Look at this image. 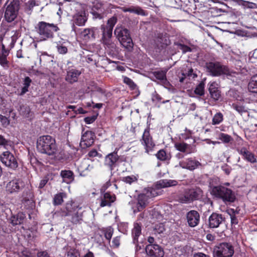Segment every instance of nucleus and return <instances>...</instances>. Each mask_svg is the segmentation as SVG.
I'll list each match as a JSON object with an SVG mask.
<instances>
[{"label":"nucleus","instance_id":"nucleus-20","mask_svg":"<svg viewBox=\"0 0 257 257\" xmlns=\"http://www.w3.org/2000/svg\"><path fill=\"white\" fill-rule=\"evenodd\" d=\"M87 21V17L85 12L83 11L78 12L73 16L72 22L73 25L78 26H83Z\"/></svg>","mask_w":257,"mask_h":257},{"label":"nucleus","instance_id":"nucleus-30","mask_svg":"<svg viewBox=\"0 0 257 257\" xmlns=\"http://www.w3.org/2000/svg\"><path fill=\"white\" fill-rule=\"evenodd\" d=\"M177 183V181L175 180L164 179L158 181L156 186L158 188H165L176 186Z\"/></svg>","mask_w":257,"mask_h":257},{"label":"nucleus","instance_id":"nucleus-6","mask_svg":"<svg viewBox=\"0 0 257 257\" xmlns=\"http://www.w3.org/2000/svg\"><path fill=\"white\" fill-rule=\"evenodd\" d=\"M234 252V247L230 243L222 242L214 247L213 256L232 257Z\"/></svg>","mask_w":257,"mask_h":257},{"label":"nucleus","instance_id":"nucleus-39","mask_svg":"<svg viewBox=\"0 0 257 257\" xmlns=\"http://www.w3.org/2000/svg\"><path fill=\"white\" fill-rule=\"evenodd\" d=\"M121 180L126 184L131 185L138 181V178L135 175L127 176L122 178Z\"/></svg>","mask_w":257,"mask_h":257},{"label":"nucleus","instance_id":"nucleus-18","mask_svg":"<svg viewBox=\"0 0 257 257\" xmlns=\"http://www.w3.org/2000/svg\"><path fill=\"white\" fill-rule=\"evenodd\" d=\"M187 223L189 226H196L200 221V215L196 210H191L186 215Z\"/></svg>","mask_w":257,"mask_h":257},{"label":"nucleus","instance_id":"nucleus-13","mask_svg":"<svg viewBox=\"0 0 257 257\" xmlns=\"http://www.w3.org/2000/svg\"><path fill=\"white\" fill-rule=\"evenodd\" d=\"M155 190L152 188H149L146 193H143L138 197V201L136 205L138 211H142L146 206L148 198L155 196Z\"/></svg>","mask_w":257,"mask_h":257},{"label":"nucleus","instance_id":"nucleus-58","mask_svg":"<svg viewBox=\"0 0 257 257\" xmlns=\"http://www.w3.org/2000/svg\"><path fill=\"white\" fill-rule=\"evenodd\" d=\"M31 82L32 80L29 77H26L24 81V86L29 87Z\"/></svg>","mask_w":257,"mask_h":257},{"label":"nucleus","instance_id":"nucleus-22","mask_svg":"<svg viewBox=\"0 0 257 257\" xmlns=\"http://www.w3.org/2000/svg\"><path fill=\"white\" fill-rule=\"evenodd\" d=\"M80 74L81 72L78 70L71 69L67 71L65 80L69 83L72 84L78 81V77Z\"/></svg>","mask_w":257,"mask_h":257},{"label":"nucleus","instance_id":"nucleus-4","mask_svg":"<svg viewBox=\"0 0 257 257\" xmlns=\"http://www.w3.org/2000/svg\"><path fill=\"white\" fill-rule=\"evenodd\" d=\"M36 29L40 41H46L54 38V33L59 30L56 25L44 21L39 22Z\"/></svg>","mask_w":257,"mask_h":257},{"label":"nucleus","instance_id":"nucleus-54","mask_svg":"<svg viewBox=\"0 0 257 257\" xmlns=\"http://www.w3.org/2000/svg\"><path fill=\"white\" fill-rule=\"evenodd\" d=\"M92 9H95L94 11H99V10H101V11H104V9L102 7V5L99 2H96L94 3Z\"/></svg>","mask_w":257,"mask_h":257},{"label":"nucleus","instance_id":"nucleus-25","mask_svg":"<svg viewBox=\"0 0 257 257\" xmlns=\"http://www.w3.org/2000/svg\"><path fill=\"white\" fill-rule=\"evenodd\" d=\"M237 151L239 154L243 156V159L251 163H254L256 162V159L254 154L248 151L246 148L243 147Z\"/></svg>","mask_w":257,"mask_h":257},{"label":"nucleus","instance_id":"nucleus-5","mask_svg":"<svg viewBox=\"0 0 257 257\" xmlns=\"http://www.w3.org/2000/svg\"><path fill=\"white\" fill-rule=\"evenodd\" d=\"M114 35L121 44L127 49H131L134 46L130 31L126 28L117 26L114 30Z\"/></svg>","mask_w":257,"mask_h":257},{"label":"nucleus","instance_id":"nucleus-15","mask_svg":"<svg viewBox=\"0 0 257 257\" xmlns=\"http://www.w3.org/2000/svg\"><path fill=\"white\" fill-rule=\"evenodd\" d=\"M95 135L90 131L85 132L82 135L80 146L83 149H85L91 146L94 141Z\"/></svg>","mask_w":257,"mask_h":257},{"label":"nucleus","instance_id":"nucleus-64","mask_svg":"<svg viewBox=\"0 0 257 257\" xmlns=\"http://www.w3.org/2000/svg\"><path fill=\"white\" fill-rule=\"evenodd\" d=\"M7 144L8 141L3 136L0 135V145L5 146Z\"/></svg>","mask_w":257,"mask_h":257},{"label":"nucleus","instance_id":"nucleus-7","mask_svg":"<svg viewBox=\"0 0 257 257\" xmlns=\"http://www.w3.org/2000/svg\"><path fill=\"white\" fill-rule=\"evenodd\" d=\"M76 28L74 25L73 30L77 34L79 35V38L84 42H88L94 40L98 35L99 30L96 27H91L79 30L80 32H77Z\"/></svg>","mask_w":257,"mask_h":257},{"label":"nucleus","instance_id":"nucleus-17","mask_svg":"<svg viewBox=\"0 0 257 257\" xmlns=\"http://www.w3.org/2000/svg\"><path fill=\"white\" fill-rule=\"evenodd\" d=\"M201 165V163L192 158H189L179 162V166L183 168L193 171Z\"/></svg>","mask_w":257,"mask_h":257},{"label":"nucleus","instance_id":"nucleus-1","mask_svg":"<svg viewBox=\"0 0 257 257\" xmlns=\"http://www.w3.org/2000/svg\"><path fill=\"white\" fill-rule=\"evenodd\" d=\"M116 22L117 19L113 17L108 20L106 25L101 26L102 31L101 43L105 49L113 52L116 49V45L112 40V30Z\"/></svg>","mask_w":257,"mask_h":257},{"label":"nucleus","instance_id":"nucleus-31","mask_svg":"<svg viewBox=\"0 0 257 257\" xmlns=\"http://www.w3.org/2000/svg\"><path fill=\"white\" fill-rule=\"evenodd\" d=\"M167 70L156 71L153 72V75L156 79L160 81L163 84H166L168 83L166 78Z\"/></svg>","mask_w":257,"mask_h":257},{"label":"nucleus","instance_id":"nucleus-3","mask_svg":"<svg viewBox=\"0 0 257 257\" xmlns=\"http://www.w3.org/2000/svg\"><path fill=\"white\" fill-rule=\"evenodd\" d=\"M37 149L41 153L55 156L57 150L55 139L49 135L40 137L37 140Z\"/></svg>","mask_w":257,"mask_h":257},{"label":"nucleus","instance_id":"nucleus-60","mask_svg":"<svg viewBox=\"0 0 257 257\" xmlns=\"http://www.w3.org/2000/svg\"><path fill=\"white\" fill-rule=\"evenodd\" d=\"M111 185L110 182L109 181H107L101 188V191H104L107 188Z\"/></svg>","mask_w":257,"mask_h":257},{"label":"nucleus","instance_id":"nucleus-44","mask_svg":"<svg viewBox=\"0 0 257 257\" xmlns=\"http://www.w3.org/2000/svg\"><path fill=\"white\" fill-rule=\"evenodd\" d=\"M218 139L224 143H228L232 140V138L230 135L222 133L218 135Z\"/></svg>","mask_w":257,"mask_h":257},{"label":"nucleus","instance_id":"nucleus-61","mask_svg":"<svg viewBox=\"0 0 257 257\" xmlns=\"http://www.w3.org/2000/svg\"><path fill=\"white\" fill-rule=\"evenodd\" d=\"M194 257H210L209 255L204 254L202 252L195 253L193 254Z\"/></svg>","mask_w":257,"mask_h":257},{"label":"nucleus","instance_id":"nucleus-45","mask_svg":"<svg viewBox=\"0 0 257 257\" xmlns=\"http://www.w3.org/2000/svg\"><path fill=\"white\" fill-rule=\"evenodd\" d=\"M103 232L105 238L110 241L113 233V228L111 227H108L105 229H103Z\"/></svg>","mask_w":257,"mask_h":257},{"label":"nucleus","instance_id":"nucleus-50","mask_svg":"<svg viewBox=\"0 0 257 257\" xmlns=\"http://www.w3.org/2000/svg\"><path fill=\"white\" fill-rule=\"evenodd\" d=\"M56 48L58 52L60 54H65L67 52V48L66 46L63 45L62 44H57Z\"/></svg>","mask_w":257,"mask_h":257},{"label":"nucleus","instance_id":"nucleus-34","mask_svg":"<svg viewBox=\"0 0 257 257\" xmlns=\"http://www.w3.org/2000/svg\"><path fill=\"white\" fill-rule=\"evenodd\" d=\"M157 159L162 161L169 160L171 159L170 155H167L164 150H160L156 154Z\"/></svg>","mask_w":257,"mask_h":257},{"label":"nucleus","instance_id":"nucleus-32","mask_svg":"<svg viewBox=\"0 0 257 257\" xmlns=\"http://www.w3.org/2000/svg\"><path fill=\"white\" fill-rule=\"evenodd\" d=\"M24 218L23 213H19L16 215L12 216L10 218V221L13 225H16L22 223Z\"/></svg>","mask_w":257,"mask_h":257},{"label":"nucleus","instance_id":"nucleus-40","mask_svg":"<svg viewBox=\"0 0 257 257\" xmlns=\"http://www.w3.org/2000/svg\"><path fill=\"white\" fill-rule=\"evenodd\" d=\"M205 83L203 81L201 82L196 87L194 90L195 94L202 96L204 94Z\"/></svg>","mask_w":257,"mask_h":257},{"label":"nucleus","instance_id":"nucleus-33","mask_svg":"<svg viewBox=\"0 0 257 257\" xmlns=\"http://www.w3.org/2000/svg\"><path fill=\"white\" fill-rule=\"evenodd\" d=\"M248 88L250 91L257 93V75L251 77L248 83Z\"/></svg>","mask_w":257,"mask_h":257},{"label":"nucleus","instance_id":"nucleus-59","mask_svg":"<svg viewBox=\"0 0 257 257\" xmlns=\"http://www.w3.org/2000/svg\"><path fill=\"white\" fill-rule=\"evenodd\" d=\"M98 153L97 151L95 149H93L91 150L88 154V156L89 157H95L98 156Z\"/></svg>","mask_w":257,"mask_h":257},{"label":"nucleus","instance_id":"nucleus-41","mask_svg":"<svg viewBox=\"0 0 257 257\" xmlns=\"http://www.w3.org/2000/svg\"><path fill=\"white\" fill-rule=\"evenodd\" d=\"M8 56V55L0 54V65L5 69H8L9 67Z\"/></svg>","mask_w":257,"mask_h":257},{"label":"nucleus","instance_id":"nucleus-49","mask_svg":"<svg viewBox=\"0 0 257 257\" xmlns=\"http://www.w3.org/2000/svg\"><path fill=\"white\" fill-rule=\"evenodd\" d=\"M95 9H92L91 14L95 19H101L103 17V11L101 10L94 11Z\"/></svg>","mask_w":257,"mask_h":257},{"label":"nucleus","instance_id":"nucleus-21","mask_svg":"<svg viewBox=\"0 0 257 257\" xmlns=\"http://www.w3.org/2000/svg\"><path fill=\"white\" fill-rule=\"evenodd\" d=\"M174 146L178 151L186 154H190L195 152V149L190 145L184 142L176 143Z\"/></svg>","mask_w":257,"mask_h":257},{"label":"nucleus","instance_id":"nucleus-43","mask_svg":"<svg viewBox=\"0 0 257 257\" xmlns=\"http://www.w3.org/2000/svg\"><path fill=\"white\" fill-rule=\"evenodd\" d=\"M123 82L127 84L132 90H135L137 88V85L131 78L126 76L123 77Z\"/></svg>","mask_w":257,"mask_h":257},{"label":"nucleus","instance_id":"nucleus-8","mask_svg":"<svg viewBox=\"0 0 257 257\" xmlns=\"http://www.w3.org/2000/svg\"><path fill=\"white\" fill-rule=\"evenodd\" d=\"M207 72L212 76H218L223 74H227V68L218 62H209L206 63Z\"/></svg>","mask_w":257,"mask_h":257},{"label":"nucleus","instance_id":"nucleus-24","mask_svg":"<svg viewBox=\"0 0 257 257\" xmlns=\"http://www.w3.org/2000/svg\"><path fill=\"white\" fill-rule=\"evenodd\" d=\"M210 96L215 100H218L220 96V91L218 89V84L215 82L209 83L208 88Z\"/></svg>","mask_w":257,"mask_h":257},{"label":"nucleus","instance_id":"nucleus-55","mask_svg":"<svg viewBox=\"0 0 257 257\" xmlns=\"http://www.w3.org/2000/svg\"><path fill=\"white\" fill-rule=\"evenodd\" d=\"M0 120L4 126L6 127L9 124V121L7 117L2 115H0Z\"/></svg>","mask_w":257,"mask_h":257},{"label":"nucleus","instance_id":"nucleus-10","mask_svg":"<svg viewBox=\"0 0 257 257\" xmlns=\"http://www.w3.org/2000/svg\"><path fill=\"white\" fill-rule=\"evenodd\" d=\"M19 10V2L13 1L11 2L6 8L4 19L8 23L13 22L17 17Z\"/></svg>","mask_w":257,"mask_h":257},{"label":"nucleus","instance_id":"nucleus-38","mask_svg":"<svg viewBox=\"0 0 257 257\" xmlns=\"http://www.w3.org/2000/svg\"><path fill=\"white\" fill-rule=\"evenodd\" d=\"M179 201L182 203H188L192 202L189 191L186 192L179 198Z\"/></svg>","mask_w":257,"mask_h":257},{"label":"nucleus","instance_id":"nucleus-35","mask_svg":"<svg viewBox=\"0 0 257 257\" xmlns=\"http://www.w3.org/2000/svg\"><path fill=\"white\" fill-rule=\"evenodd\" d=\"M67 257H79V251L75 248L68 246L66 248Z\"/></svg>","mask_w":257,"mask_h":257},{"label":"nucleus","instance_id":"nucleus-16","mask_svg":"<svg viewBox=\"0 0 257 257\" xmlns=\"http://www.w3.org/2000/svg\"><path fill=\"white\" fill-rule=\"evenodd\" d=\"M119 156L117 155L116 150L112 153L106 155L104 159V165L107 166L111 171L114 169L118 161Z\"/></svg>","mask_w":257,"mask_h":257},{"label":"nucleus","instance_id":"nucleus-52","mask_svg":"<svg viewBox=\"0 0 257 257\" xmlns=\"http://www.w3.org/2000/svg\"><path fill=\"white\" fill-rule=\"evenodd\" d=\"M120 245V236H116L113 238L111 247L117 248Z\"/></svg>","mask_w":257,"mask_h":257},{"label":"nucleus","instance_id":"nucleus-12","mask_svg":"<svg viewBox=\"0 0 257 257\" xmlns=\"http://www.w3.org/2000/svg\"><path fill=\"white\" fill-rule=\"evenodd\" d=\"M0 160L6 166L15 169L18 166L17 161L13 154L9 151L3 152L0 156Z\"/></svg>","mask_w":257,"mask_h":257},{"label":"nucleus","instance_id":"nucleus-14","mask_svg":"<svg viewBox=\"0 0 257 257\" xmlns=\"http://www.w3.org/2000/svg\"><path fill=\"white\" fill-rule=\"evenodd\" d=\"M145 251L148 257H163L164 255L163 248L157 244L146 245Z\"/></svg>","mask_w":257,"mask_h":257},{"label":"nucleus","instance_id":"nucleus-53","mask_svg":"<svg viewBox=\"0 0 257 257\" xmlns=\"http://www.w3.org/2000/svg\"><path fill=\"white\" fill-rule=\"evenodd\" d=\"M179 49L182 51L183 53H186L187 52H190L191 51V48L185 45L179 44L178 45Z\"/></svg>","mask_w":257,"mask_h":257},{"label":"nucleus","instance_id":"nucleus-23","mask_svg":"<svg viewBox=\"0 0 257 257\" xmlns=\"http://www.w3.org/2000/svg\"><path fill=\"white\" fill-rule=\"evenodd\" d=\"M115 195L111 194L110 193H105L101 198L100 206L102 207L105 206H110L111 204L115 200Z\"/></svg>","mask_w":257,"mask_h":257},{"label":"nucleus","instance_id":"nucleus-51","mask_svg":"<svg viewBox=\"0 0 257 257\" xmlns=\"http://www.w3.org/2000/svg\"><path fill=\"white\" fill-rule=\"evenodd\" d=\"M87 161H88L87 160H85L83 161V162H82L81 168H82V169H83L85 170L90 171L91 170H92L93 169V167L92 165H90V164H88L87 163Z\"/></svg>","mask_w":257,"mask_h":257},{"label":"nucleus","instance_id":"nucleus-42","mask_svg":"<svg viewBox=\"0 0 257 257\" xmlns=\"http://www.w3.org/2000/svg\"><path fill=\"white\" fill-rule=\"evenodd\" d=\"M232 107L240 114L246 111L245 107L238 102L232 103Z\"/></svg>","mask_w":257,"mask_h":257},{"label":"nucleus","instance_id":"nucleus-46","mask_svg":"<svg viewBox=\"0 0 257 257\" xmlns=\"http://www.w3.org/2000/svg\"><path fill=\"white\" fill-rule=\"evenodd\" d=\"M63 193H58L55 195L53 199L54 204L55 205H60L63 202Z\"/></svg>","mask_w":257,"mask_h":257},{"label":"nucleus","instance_id":"nucleus-29","mask_svg":"<svg viewBox=\"0 0 257 257\" xmlns=\"http://www.w3.org/2000/svg\"><path fill=\"white\" fill-rule=\"evenodd\" d=\"M63 216H71V221L73 224H79L81 223L82 220V213L81 212L79 211H74L72 214L70 211H68L65 214H63Z\"/></svg>","mask_w":257,"mask_h":257},{"label":"nucleus","instance_id":"nucleus-19","mask_svg":"<svg viewBox=\"0 0 257 257\" xmlns=\"http://www.w3.org/2000/svg\"><path fill=\"white\" fill-rule=\"evenodd\" d=\"M224 218L220 214L213 213L209 217L208 226L210 228H215L219 227V225L224 221Z\"/></svg>","mask_w":257,"mask_h":257},{"label":"nucleus","instance_id":"nucleus-37","mask_svg":"<svg viewBox=\"0 0 257 257\" xmlns=\"http://www.w3.org/2000/svg\"><path fill=\"white\" fill-rule=\"evenodd\" d=\"M223 119V115L221 112L216 113L212 118V124L216 125L221 123Z\"/></svg>","mask_w":257,"mask_h":257},{"label":"nucleus","instance_id":"nucleus-63","mask_svg":"<svg viewBox=\"0 0 257 257\" xmlns=\"http://www.w3.org/2000/svg\"><path fill=\"white\" fill-rule=\"evenodd\" d=\"M136 257H148V256L147 255L146 252H144V250H143L141 252L137 253Z\"/></svg>","mask_w":257,"mask_h":257},{"label":"nucleus","instance_id":"nucleus-57","mask_svg":"<svg viewBox=\"0 0 257 257\" xmlns=\"http://www.w3.org/2000/svg\"><path fill=\"white\" fill-rule=\"evenodd\" d=\"M96 119V117L94 116H90V117H86L84 118V121L87 124H90L93 123Z\"/></svg>","mask_w":257,"mask_h":257},{"label":"nucleus","instance_id":"nucleus-28","mask_svg":"<svg viewBox=\"0 0 257 257\" xmlns=\"http://www.w3.org/2000/svg\"><path fill=\"white\" fill-rule=\"evenodd\" d=\"M132 234L133 238V243H138L139 242V237L142 234L141 225L139 223H134V228L132 231Z\"/></svg>","mask_w":257,"mask_h":257},{"label":"nucleus","instance_id":"nucleus-62","mask_svg":"<svg viewBox=\"0 0 257 257\" xmlns=\"http://www.w3.org/2000/svg\"><path fill=\"white\" fill-rule=\"evenodd\" d=\"M0 54H6V55H9V51L6 48V47L4 44L2 45V51L0 53Z\"/></svg>","mask_w":257,"mask_h":257},{"label":"nucleus","instance_id":"nucleus-9","mask_svg":"<svg viewBox=\"0 0 257 257\" xmlns=\"http://www.w3.org/2000/svg\"><path fill=\"white\" fill-rule=\"evenodd\" d=\"M140 141L141 144L143 146L146 153L149 154L150 152L153 151L156 145L150 134V128L149 126H148L144 130Z\"/></svg>","mask_w":257,"mask_h":257},{"label":"nucleus","instance_id":"nucleus-47","mask_svg":"<svg viewBox=\"0 0 257 257\" xmlns=\"http://www.w3.org/2000/svg\"><path fill=\"white\" fill-rule=\"evenodd\" d=\"M228 213L230 214L231 218V223L232 224H237L238 222V219L235 216L234 210L231 209L228 210Z\"/></svg>","mask_w":257,"mask_h":257},{"label":"nucleus","instance_id":"nucleus-48","mask_svg":"<svg viewBox=\"0 0 257 257\" xmlns=\"http://www.w3.org/2000/svg\"><path fill=\"white\" fill-rule=\"evenodd\" d=\"M243 8L244 9H257V4L252 2L245 1Z\"/></svg>","mask_w":257,"mask_h":257},{"label":"nucleus","instance_id":"nucleus-26","mask_svg":"<svg viewBox=\"0 0 257 257\" xmlns=\"http://www.w3.org/2000/svg\"><path fill=\"white\" fill-rule=\"evenodd\" d=\"M121 10L123 12H130L143 16L148 15V13L139 6H132L129 8L122 7L121 8Z\"/></svg>","mask_w":257,"mask_h":257},{"label":"nucleus","instance_id":"nucleus-36","mask_svg":"<svg viewBox=\"0 0 257 257\" xmlns=\"http://www.w3.org/2000/svg\"><path fill=\"white\" fill-rule=\"evenodd\" d=\"M188 191L189 194L190 195V198L191 199L192 201H193L194 200L198 199L202 194L201 190L199 188L190 190Z\"/></svg>","mask_w":257,"mask_h":257},{"label":"nucleus","instance_id":"nucleus-27","mask_svg":"<svg viewBox=\"0 0 257 257\" xmlns=\"http://www.w3.org/2000/svg\"><path fill=\"white\" fill-rule=\"evenodd\" d=\"M60 176L62 178V182L67 184L71 183L74 180V174L71 170H62L60 172Z\"/></svg>","mask_w":257,"mask_h":257},{"label":"nucleus","instance_id":"nucleus-56","mask_svg":"<svg viewBox=\"0 0 257 257\" xmlns=\"http://www.w3.org/2000/svg\"><path fill=\"white\" fill-rule=\"evenodd\" d=\"M49 181V178L48 177H45L43 179H42L39 183V188L41 189L43 188L48 183Z\"/></svg>","mask_w":257,"mask_h":257},{"label":"nucleus","instance_id":"nucleus-11","mask_svg":"<svg viewBox=\"0 0 257 257\" xmlns=\"http://www.w3.org/2000/svg\"><path fill=\"white\" fill-rule=\"evenodd\" d=\"M24 186L25 183L21 179L14 178L7 184L6 190L9 194L17 193L20 192Z\"/></svg>","mask_w":257,"mask_h":257},{"label":"nucleus","instance_id":"nucleus-2","mask_svg":"<svg viewBox=\"0 0 257 257\" xmlns=\"http://www.w3.org/2000/svg\"><path fill=\"white\" fill-rule=\"evenodd\" d=\"M210 190L214 197L221 199L226 204L233 203L236 199L234 192L224 185L212 186Z\"/></svg>","mask_w":257,"mask_h":257}]
</instances>
